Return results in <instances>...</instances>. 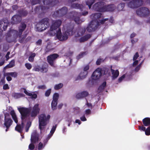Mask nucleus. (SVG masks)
<instances>
[{
  "label": "nucleus",
  "instance_id": "f257e3e1",
  "mask_svg": "<svg viewBox=\"0 0 150 150\" xmlns=\"http://www.w3.org/2000/svg\"><path fill=\"white\" fill-rule=\"evenodd\" d=\"M41 2V0H32L31 4L32 6L39 4ZM43 3L46 6H40L36 7L35 11L36 12L39 11L40 9L42 11H46L51 7L54 6L59 3L57 0H42Z\"/></svg>",
  "mask_w": 150,
  "mask_h": 150
},
{
  "label": "nucleus",
  "instance_id": "f03ea898",
  "mask_svg": "<svg viewBox=\"0 0 150 150\" xmlns=\"http://www.w3.org/2000/svg\"><path fill=\"white\" fill-rule=\"evenodd\" d=\"M73 29V28L67 29L64 33H62L61 28H59L57 32L56 36L57 38L60 41L66 40L68 38V35H72Z\"/></svg>",
  "mask_w": 150,
  "mask_h": 150
},
{
  "label": "nucleus",
  "instance_id": "7ed1b4c3",
  "mask_svg": "<svg viewBox=\"0 0 150 150\" xmlns=\"http://www.w3.org/2000/svg\"><path fill=\"white\" fill-rule=\"evenodd\" d=\"M50 20L48 18L42 19L37 24L36 28L39 32H42L45 30L50 25Z\"/></svg>",
  "mask_w": 150,
  "mask_h": 150
},
{
  "label": "nucleus",
  "instance_id": "20e7f679",
  "mask_svg": "<svg viewBox=\"0 0 150 150\" xmlns=\"http://www.w3.org/2000/svg\"><path fill=\"white\" fill-rule=\"evenodd\" d=\"M50 116L48 115L46 117L45 114H41L39 117V127L41 131L42 130V126H46L47 124V121L50 118Z\"/></svg>",
  "mask_w": 150,
  "mask_h": 150
},
{
  "label": "nucleus",
  "instance_id": "39448f33",
  "mask_svg": "<svg viewBox=\"0 0 150 150\" xmlns=\"http://www.w3.org/2000/svg\"><path fill=\"white\" fill-rule=\"evenodd\" d=\"M100 25L99 22L92 21L88 25L86 28L87 30L89 32L95 31Z\"/></svg>",
  "mask_w": 150,
  "mask_h": 150
},
{
  "label": "nucleus",
  "instance_id": "423d86ee",
  "mask_svg": "<svg viewBox=\"0 0 150 150\" xmlns=\"http://www.w3.org/2000/svg\"><path fill=\"white\" fill-rule=\"evenodd\" d=\"M68 9L66 7H63L62 8L54 12L52 14L53 17H60L65 15L68 12Z\"/></svg>",
  "mask_w": 150,
  "mask_h": 150
},
{
  "label": "nucleus",
  "instance_id": "0eeeda50",
  "mask_svg": "<svg viewBox=\"0 0 150 150\" xmlns=\"http://www.w3.org/2000/svg\"><path fill=\"white\" fill-rule=\"evenodd\" d=\"M143 3V0H132L128 3L127 6L131 8H136L142 6Z\"/></svg>",
  "mask_w": 150,
  "mask_h": 150
},
{
  "label": "nucleus",
  "instance_id": "6e6552de",
  "mask_svg": "<svg viewBox=\"0 0 150 150\" xmlns=\"http://www.w3.org/2000/svg\"><path fill=\"white\" fill-rule=\"evenodd\" d=\"M137 15L140 17L148 16L150 13L149 9L145 7H142L138 9L136 11Z\"/></svg>",
  "mask_w": 150,
  "mask_h": 150
},
{
  "label": "nucleus",
  "instance_id": "1a4fd4ad",
  "mask_svg": "<svg viewBox=\"0 0 150 150\" xmlns=\"http://www.w3.org/2000/svg\"><path fill=\"white\" fill-rule=\"evenodd\" d=\"M59 57V55L56 53L50 54L47 57V62L51 67H55L54 63L55 61Z\"/></svg>",
  "mask_w": 150,
  "mask_h": 150
},
{
  "label": "nucleus",
  "instance_id": "9d476101",
  "mask_svg": "<svg viewBox=\"0 0 150 150\" xmlns=\"http://www.w3.org/2000/svg\"><path fill=\"white\" fill-rule=\"evenodd\" d=\"M18 109L21 114V120L26 119L30 112V110L28 108L25 107H21Z\"/></svg>",
  "mask_w": 150,
  "mask_h": 150
},
{
  "label": "nucleus",
  "instance_id": "9b49d317",
  "mask_svg": "<svg viewBox=\"0 0 150 150\" xmlns=\"http://www.w3.org/2000/svg\"><path fill=\"white\" fill-rule=\"evenodd\" d=\"M77 36L76 35L75 37V40L76 42H79V43H82L85 42L88 40L91 37V35L90 34H87L86 35L81 37L79 39H78L77 37H80L81 35L77 33Z\"/></svg>",
  "mask_w": 150,
  "mask_h": 150
},
{
  "label": "nucleus",
  "instance_id": "f8f14e48",
  "mask_svg": "<svg viewBox=\"0 0 150 150\" xmlns=\"http://www.w3.org/2000/svg\"><path fill=\"white\" fill-rule=\"evenodd\" d=\"M104 3L102 2H98L96 3L93 6L94 10L101 12H104Z\"/></svg>",
  "mask_w": 150,
  "mask_h": 150
},
{
  "label": "nucleus",
  "instance_id": "ddd939ff",
  "mask_svg": "<svg viewBox=\"0 0 150 150\" xmlns=\"http://www.w3.org/2000/svg\"><path fill=\"white\" fill-rule=\"evenodd\" d=\"M59 95L57 93H55L53 96V100L51 103V108L53 110H56L58 102V99Z\"/></svg>",
  "mask_w": 150,
  "mask_h": 150
},
{
  "label": "nucleus",
  "instance_id": "4468645a",
  "mask_svg": "<svg viewBox=\"0 0 150 150\" xmlns=\"http://www.w3.org/2000/svg\"><path fill=\"white\" fill-rule=\"evenodd\" d=\"M18 31L15 30H11L7 33V35L6 37V40L8 43H11L13 42H15V40L13 39L12 37V35L13 34L14 35L15 34L16 35L18 34Z\"/></svg>",
  "mask_w": 150,
  "mask_h": 150
},
{
  "label": "nucleus",
  "instance_id": "2eb2a0df",
  "mask_svg": "<svg viewBox=\"0 0 150 150\" xmlns=\"http://www.w3.org/2000/svg\"><path fill=\"white\" fill-rule=\"evenodd\" d=\"M62 23V21L60 20L52 21V24L50 28V30L52 31L59 28Z\"/></svg>",
  "mask_w": 150,
  "mask_h": 150
},
{
  "label": "nucleus",
  "instance_id": "dca6fc26",
  "mask_svg": "<svg viewBox=\"0 0 150 150\" xmlns=\"http://www.w3.org/2000/svg\"><path fill=\"white\" fill-rule=\"evenodd\" d=\"M13 121L11 120L9 113H6L4 114V125L7 127H10L12 125Z\"/></svg>",
  "mask_w": 150,
  "mask_h": 150
},
{
  "label": "nucleus",
  "instance_id": "f3484780",
  "mask_svg": "<svg viewBox=\"0 0 150 150\" xmlns=\"http://www.w3.org/2000/svg\"><path fill=\"white\" fill-rule=\"evenodd\" d=\"M101 75V69L98 68L92 74V78L94 80H97L100 78Z\"/></svg>",
  "mask_w": 150,
  "mask_h": 150
},
{
  "label": "nucleus",
  "instance_id": "a211bd4d",
  "mask_svg": "<svg viewBox=\"0 0 150 150\" xmlns=\"http://www.w3.org/2000/svg\"><path fill=\"white\" fill-rule=\"evenodd\" d=\"M39 105L38 103L35 104L34 105L30 113L31 117H35L39 113L40 109L39 108Z\"/></svg>",
  "mask_w": 150,
  "mask_h": 150
},
{
  "label": "nucleus",
  "instance_id": "6ab92c4d",
  "mask_svg": "<svg viewBox=\"0 0 150 150\" xmlns=\"http://www.w3.org/2000/svg\"><path fill=\"white\" fill-rule=\"evenodd\" d=\"M39 134L36 131L33 132L31 135V143H36L39 141Z\"/></svg>",
  "mask_w": 150,
  "mask_h": 150
},
{
  "label": "nucleus",
  "instance_id": "aec40b11",
  "mask_svg": "<svg viewBox=\"0 0 150 150\" xmlns=\"http://www.w3.org/2000/svg\"><path fill=\"white\" fill-rule=\"evenodd\" d=\"M21 20V17L18 15L13 16L11 19V24H17L19 23Z\"/></svg>",
  "mask_w": 150,
  "mask_h": 150
},
{
  "label": "nucleus",
  "instance_id": "412c9836",
  "mask_svg": "<svg viewBox=\"0 0 150 150\" xmlns=\"http://www.w3.org/2000/svg\"><path fill=\"white\" fill-rule=\"evenodd\" d=\"M8 21L7 20L3 19L0 21V32L3 31L2 28L4 30H5L8 27Z\"/></svg>",
  "mask_w": 150,
  "mask_h": 150
},
{
  "label": "nucleus",
  "instance_id": "4be33fe9",
  "mask_svg": "<svg viewBox=\"0 0 150 150\" xmlns=\"http://www.w3.org/2000/svg\"><path fill=\"white\" fill-rule=\"evenodd\" d=\"M89 95L88 93L86 91H82L78 93L76 96V98L78 99H81Z\"/></svg>",
  "mask_w": 150,
  "mask_h": 150
},
{
  "label": "nucleus",
  "instance_id": "5701e85b",
  "mask_svg": "<svg viewBox=\"0 0 150 150\" xmlns=\"http://www.w3.org/2000/svg\"><path fill=\"white\" fill-rule=\"evenodd\" d=\"M116 8V6L113 4L104 5V12L105 11H112Z\"/></svg>",
  "mask_w": 150,
  "mask_h": 150
},
{
  "label": "nucleus",
  "instance_id": "b1692460",
  "mask_svg": "<svg viewBox=\"0 0 150 150\" xmlns=\"http://www.w3.org/2000/svg\"><path fill=\"white\" fill-rule=\"evenodd\" d=\"M112 66L110 68L106 67H104L101 69V72L104 75H106L108 76L110 75L111 72Z\"/></svg>",
  "mask_w": 150,
  "mask_h": 150
},
{
  "label": "nucleus",
  "instance_id": "393cba45",
  "mask_svg": "<svg viewBox=\"0 0 150 150\" xmlns=\"http://www.w3.org/2000/svg\"><path fill=\"white\" fill-rule=\"evenodd\" d=\"M27 26V25L24 23H21L19 26V36L21 37L22 33V32L24 30Z\"/></svg>",
  "mask_w": 150,
  "mask_h": 150
},
{
  "label": "nucleus",
  "instance_id": "a878e982",
  "mask_svg": "<svg viewBox=\"0 0 150 150\" xmlns=\"http://www.w3.org/2000/svg\"><path fill=\"white\" fill-rule=\"evenodd\" d=\"M102 16V14L100 13H96L92 14L90 16L92 20V21H98L97 19L101 18Z\"/></svg>",
  "mask_w": 150,
  "mask_h": 150
},
{
  "label": "nucleus",
  "instance_id": "bb28decb",
  "mask_svg": "<svg viewBox=\"0 0 150 150\" xmlns=\"http://www.w3.org/2000/svg\"><path fill=\"white\" fill-rule=\"evenodd\" d=\"M142 122L144 125L145 126L150 125V118L149 117H145L142 120Z\"/></svg>",
  "mask_w": 150,
  "mask_h": 150
},
{
  "label": "nucleus",
  "instance_id": "cd10ccee",
  "mask_svg": "<svg viewBox=\"0 0 150 150\" xmlns=\"http://www.w3.org/2000/svg\"><path fill=\"white\" fill-rule=\"evenodd\" d=\"M87 75L84 74V72L83 71L80 72L79 75L76 78L75 81L83 79L85 78Z\"/></svg>",
  "mask_w": 150,
  "mask_h": 150
},
{
  "label": "nucleus",
  "instance_id": "c85d7f7f",
  "mask_svg": "<svg viewBox=\"0 0 150 150\" xmlns=\"http://www.w3.org/2000/svg\"><path fill=\"white\" fill-rule=\"evenodd\" d=\"M71 7L72 8L75 9H79L81 11H82L83 6L81 4H71Z\"/></svg>",
  "mask_w": 150,
  "mask_h": 150
},
{
  "label": "nucleus",
  "instance_id": "c756f323",
  "mask_svg": "<svg viewBox=\"0 0 150 150\" xmlns=\"http://www.w3.org/2000/svg\"><path fill=\"white\" fill-rule=\"evenodd\" d=\"M18 13L21 16H26L28 14V11L23 8L18 10Z\"/></svg>",
  "mask_w": 150,
  "mask_h": 150
},
{
  "label": "nucleus",
  "instance_id": "7c9ffc66",
  "mask_svg": "<svg viewBox=\"0 0 150 150\" xmlns=\"http://www.w3.org/2000/svg\"><path fill=\"white\" fill-rule=\"evenodd\" d=\"M10 114L16 123H17L18 120L15 112L14 110H12L10 112Z\"/></svg>",
  "mask_w": 150,
  "mask_h": 150
},
{
  "label": "nucleus",
  "instance_id": "2f4dec72",
  "mask_svg": "<svg viewBox=\"0 0 150 150\" xmlns=\"http://www.w3.org/2000/svg\"><path fill=\"white\" fill-rule=\"evenodd\" d=\"M111 72L113 79H116L119 75V71L118 70H116L115 71V70L111 69Z\"/></svg>",
  "mask_w": 150,
  "mask_h": 150
},
{
  "label": "nucleus",
  "instance_id": "473e14b6",
  "mask_svg": "<svg viewBox=\"0 0 150 150\" xmlns=\"http://www.w3.org/2000/svg\"><path fill=\"white\" fill-rule=\"evenodd\" d=\"M4 75L5 76H10L12 77L15 78L18 76V73L16 72L4 73Z\"/></svg>",
  "mask_w": 150,
  "mask_h": 150
},
{
  "label": "nucleus",
  "instance_id": "72a5a7b5",
  "mask_svg": "<svg viewBox=\"0 0 150 150\" xmlns=\"http://www.w3.org/2000/svg\"><path fill=\"white\" fill-rule=\"evenodd\" d=\"M25 95L23 93H15L13 94V97L16 99H18L21 97H24Z\"/></svg>",
  "mask_w": 150,
  "mask_h": 150
},
{
  "label": "nucleus",
  "instance_id": "f704fd0d",
  "mask_svg": "<svg viewBox=\"0 0 150 150\" xmlns=\"http://www.w3.org/2000/svg\"><path fill=\"white\" fill-rule=\"evenodd\" d=\"M23 129V126H21V125H17L15 128L16 131L21 133H22Z\"/></svg>",
  "mask_w": 150,
  "mask_h": 150
},
{
  "label": "nucleus",
  "instance_id": "c9c22d12",
  "mask_svg": "<svg viewBox=\"0 0 150 150\" xmlns=\"http://www.w3.org/2000/svg\"><path fill=\"white\" fill-rule=\"evenodd\" d=\"M125 6V4L122 3L118 4L117 7V9L118 11H121L123 10Z\"/></svg>",
  "mask_w": 150,
  "mask_h": 150
},
{
  "label": "nucleus",
  "instance_id": "e433bc0d",
  "mask_svg": "<svg viewBox=\"0 0 150 150\" xmlns=\"http://www.w3.org/2000/svg\"><path fill=\"white\" fill-rule=\"evenodd\" d=\"M95 0H87L86 2V4L88 6L89 8L90 9L91 6L94 3Z\"/></svg>",
  "mask_w": 150,
  "mask_h": 150
},
{
  "label": "nucleus",
  "instance_id": "4c0bfd02",
  "mask_svg": "<svg viewBox=\"0 0 150 150\" xmlns=\"http://www.w3.org/2000/svg\"><path fill=\"white\" fill-rule=\"evenodd\" d=\"M36 54L35 53H32L29 57L28 59V61L31 62H33L34 58Z\"/></svg>",
  "mask_w": 150,
  "mask_h": 150
},
{
  "label": "nucleus",
  "instance_id": "58836bf2",
  "mask_svg": "<svg viewBox=\"0 0 150 150\" xmlns=\"http://www.w3.org/2000/svg\"><path fill=\"white\" fill-rule=\"evenodd\" d=\"M48 71V68L47 66H45L44 65H42V67H40V71L42 73H46Z\"/></svg>",
  "mask_w": 150,
  "mask_h": 150
},
{
  "label": "nucleus",
  "instance_id": "ea45409f",
  "mask_svg": "<svg viewBox=\"0 0 150 150\" xmlns=\"http://www.w3.org/2000/svg\"><path fill=\"white\" fill-rule=\"evenodd\" d=\"M106 81L103 82L102 84L99 87L98 90L100 91L103 90L106 86Z\"/></svg>",
  "mask_w": 150,
  "mask_h": 150
},
{
  "label": "nucleus",
  "instance_id": "a19ab883",
  "mask_svg": "<svg viewBox=\"0 0 150 150\" xmlns=\"http://www.w3.org/2000/svg\"><path fill=\"white\" fill-rule=\"evenodd\" d=\"M63 86V84L62 83H59L55 85L54 89L55 90H58L61 88Z\"/></svg>",
  "mask_w": 150,
  "mask_h": 150
},
{
  "label": "nucleus",
  "instance_id": "79ce46f5",
  "mask_svg": "<svg viewBox=\"0 0 150 150\" xmlns=\"http://www.w3.org/2000/svg\"><path fill=\"white\" fill-rule=\"evenodd\" d=\"M87 53L86 52H82L80 54H79L76 57V58L77 59H80L83 57V56L86 54Z\"/></svg>",
  "mask_w": 150,
  "mask_h": 150
},
{
  "label": "nucleus",
  "instance_id": "37998d69",
  "mask_svg": "<svg viewBox=\"0 0 150 150\" xmlns=\"http://www.w3.org/2000/svg\"><path fill=\"white\" fill-rule=\"evenodd\" d=\"M89 69V66L88 65H86L83 68V71L84 72L85 75H87L88 74V70Z\"/></svg>",
  "mask_w": 150,
  "mask_h": 150
},
{
  "label": "nucleus",
  "instance_id": "c03bdc74",
  "mask_svg": "<svg viewBox=\"0 0 150 150\" xmlns=\"http://www.w3.org/2000/svg\"><path fill=\"white\" fill-rule=\"evenodd\" d=\"M57 127V125H55L54 126H53L52 127L50 132V133H51L50 135L51 136L54 134V132L56 129Z\"/></svg>",
  "mask_w": 150,
  "mask_h": 150
},
{
  "label": "nucleus",
  "instance_id": "a18cd8bd",
  "mask_svg": "<svg viewBox=\"0 0 150 150\" xmlns=\"http://www.w3.org/2000/svg\"><path fill=\"white\" fill-rule=\"evenodd\" d=\"M51 92V88L47 90L45 93V96L46 97H48L50 95Z\"/></svg>",
  "mask_w": 150,
  "mask_h": 150
},
{
  "label": "nucleus",
  "instance_id": "49530a36",
  "mask_svg": "<svg viewBox=\"0 0 150 150\" xmlns=\"http://www.w3.org/2000/svg\"><path fill=\"white\" fill-rule=\"evenodd\" d=\"M145 134L146 135H150V126L148 127L145 131Z\"/></svg>",
  "mask_w": 150,
  "mask_h": 150
},
{
  "label": "nucleus",
  "instance_id": "de8ad7c7",
  "mask_svg": "<svg viewBox=\"0 0 150 150\" xmlns=\"http://www.w3.org/2000/svg\"><path fill=\"white\" fill-rule=\"evenodd\" d=\"M104 61V60L103 59L99 58L96 61V64L98 65H100L102 62Z\"/></svg>",
  "mask_w": 150,
  "mask_h": 150
},
{
  "label": "nucleus",
  "instance_id": "09e8293b",
  "mask_svg": "<svg viewBox=\"0 0 150 150\" xmlns=\"http://www.w3.org/2000/svg\"><path fill=\"white\" fill-rule=\"evenodd\" d=\"M25 66L26 68L28 70H30L32 67L31 64L29 63H26L25 64Z\"/></svg>",
  "mask_w": 150,
  "mask_h": 150
},
{
  "label": "nucleus",
  "instance_id": "8fccbe9b",
  "mask_svg": "<svg viewBox=\"0 0 150 150\" xmlns=\"http://www.w3.org/2000/svg\"><path fill=\"white\" fill-rule=\"evenodd\" d=\"M33 70L35 71H40V66L38 65L34 67Z\"/></svg>",
  "mask_w": 150,
  "mask_h": 150
},
{
  "label": "nucleus",
  "instance_id": "3c124183",
  "mask_svg": "<svg viewBox=\"0 0 150 150\" xmlns=\"http://www.w3.org/2000/svg\"><path fill=\"white\" fill-rule=\"evenodd\" d=\"M35 143H31V144H30L28 146V148L29 149L31 150H33L35 148V146L34 144H35Z\"/></svg>",
  "mask_w": 150,
  "mask_h": 150
},
{
  "label": "nucleus",
  "instance_id": "603ef678",
  "mask_svg": "<svg viewBox=\"0 0 150 150\" xmlns=\"http://www.w3.org/2000/svg\"><path fill=\"white\" fill-rule=\"evenodd\" d=\"M74 21L77 24H79L80 22V18L78 16L74 18Z\"/></svg>",
  "mask_w": 150,
  "mask_h": 150
},
{
  "label": "nucleus",
  "instance_id": "864d4df0",
  "mask_svg": "<svg viewBox=\"0 0 150 150\" xmlns=\"http://www.w3.org/2000/svg\"><path fill=\"white\" fill-rule=\"evenodd\" d=\"M52 50V49H50V48H48V46H47L46 48L45 49V52L44 53V54H46L48 52L51 51Z\"/></svg>",
  "mask_w": 150,
  "mask_h": 150
},
{
  "label": "nucleus",
  "instance_id": "5fc2aeb1",
  "mask_svg": "<svg viewBox=\"0 0 150 150\" xmlns=\"http://www.w3.org/2000/svg\"><path fill=\"white\" fill-rule=\"evenodd\" d=\"M108 18L104 19L101 20H99V21H98V22H99L100 25V24H103L105 21H108Z\"/></svg>",
  "mask_w": 150,
  "mask_h": 150
},
{
  "label": "nucleus",
  "instance_id": "6e6d98bb",
  "mask_svg": "<svg viewBox=\"0 0 150 150\" xmlns=\"http://www.w3.org/2000/svg\"><path fill=\"white\" fill-rule=\"evenodd\" d=\"M5 77L4 76L3 77H2L0 81V85H2L5 84Z\"/></svg>",
  "mask_w": 150,
  "mask_h": 150
},
{
  "label": "nucleus",
  "instance_id": "4d7b16f0",
  "mask_svg": "<svg viewBox=\"0 0 150 150\" xmlns=\"http://www.w3.org/2000/svg\"><path fill=\"white\" fill-rule=\"evenodd\" d=\"M23 89L24 90V92L26 95L29 96H31L32 95V93L28 92L25 88H24Z\"/></svg>",
  "mask_w": 150,
  "mask_h": 150
},
{
  "label": "nucleus",
  "instance_id": "13d9d810",
  "mask_svg": "<svg viewBox=\"0 0 150 150\" xmlns=\"http://www.w3.org/2000/svg\"><path fill=\"white\" fill-rule=\"evenodd\" d=\"M125 74L121 76L118 79V81L119 82H121L122 80L125 78Z\"/></svg>",
  "mask_w": 150,
  "mask_h": 150
},
{
  "label": "nucleus",
  "instance_id": "bf43d9fd",
  "mask_svg": "<svg viewBox=\"0 0 150 150\" xmlns=\"http://www.w3.org/2000/svg\"><path fill=\"white\" fill-rule=\"evenodd\" d=\"M139 57V54L138 52H137L134 55L133 58V60H136L138 57Z\"/></svg>",
  "mask_w": 150,
  "mask_h": 150
},
{
  "label": "nucleus",
  "instance_id": "052dcab7",
  "mask_svg": "<svg viewBox=\"0 0 150 150\" xmlns=\"http://www.w3.org/2000/svg\"><path fill=\"white\" fill-rule=\"evenodd\" d=\"M139 130L144 131H145L146 129V127H144L143 125L142 126H139Z\"/></svg>",
  "mask_w": 150,
  "mask_h": 150
},
{
  "label": "nucleus",
  "instance_id": "680f3d73",
  "mask_svg": "<svg viewBox=\"0 0 150 150\" xmlns=\"http://www.w3.org/2000/svg\"><path fill=\"white\" fill-rule=\"evenodd\" d=\"M9 87L8 86V85L7 84H5L3 85V89L4 90H6L9 89Z\"/></svg>",
  "mask_w": 150,
  "mask_h": 150
},
{
  "label": "nucleus",
  "instance_id": "e2e57ef3",
  "mask_svg": "<svg viewBox=\"0 0 150 150\" xmlns=\"http://www.w3.org/2000/svg\"><path fill=\"white\" fill-rule=\"evenodd\" d=\"M43 144L41 142H40L38 144V149L39 150H40L42 148Z\"/></svg>",
  "mask_w": 150,
  "mask_h": 150
},
{
  "label": "nucleus",
  "instance_id": "0e129e2a",
  "mask_svg": "<svg viewBox=\"0 0 150 150\" xmlns=\"http://www.w3.org/2000/svg\"><path fill=\"white\" fill-rule=\"evenodd\" d=\"M4 77H5V76H6V79L8 81H11V80H12V78L11 76H5L4 75Z\"/></svg>",
  "mask_w": 150,
  "mask_h": 150
},
{
  "label": "nucleus",
  "instance_id": "69168bd1",
  "mask_svg": "<svg viewBox=\"0 0 150 150\" xmlns=\"http://www.w3.org/2000/svg\"><path fill=\"white\" fill-rule=\"evenodd\" d=\"M38 88L39 89H44L46 88V86L45 85H40L38 86Z\"/></svg>",
  "mask_w": 150,
  "mask_h": 150
},
{
  "label": "nucleus",
  "instance_id": "338daca9",
  "mask_svg": "<svg viewBox=\"0 0 150 150\" xmlns=\"http://www.w3.org/2000/svg\"><path fill=\"white\" fill-rule=\"evenodd\" d=\"M9 64H10L11 67H13L15 66V61L14 60H12L9 63Z\"/></svg>",
  "mask_w": 150,
  "mask_h": 150
},
{
  "label": "nucleus",
  "instance_id": "774afa93",
  "mask_svg": "<svg viewBox=\"0 0 150 150\" xmlns=\"http://www.w3.org/2000/svg\"><path fill=\"white\" fill-rule=\"evenodd\" d=\"M42 40L39 39L36 42V44L38 45H40L42 44Z\"/></svg>",
  "mask_w": 150,
  "mask_h": 150
}]
</instances>
